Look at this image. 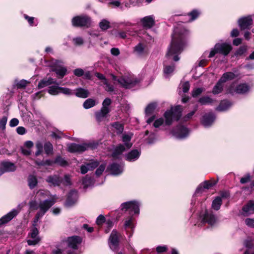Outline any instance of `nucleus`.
I'll list each match as a JSON object with an SVG mask.
<instances>
[{
  "label": "nucleus",
  "instance_id": "60",
  "mask_svg": "<svg viewBox=\"0 0 254 254\" xmlns=\"http://www.w3.org/2000/svg\"><path fill=\"white\" fill-rule=\"evenodd\" d=\"M164 122V120L163 118H159L155 121L153 126L155 127H158L161 126Z\"/></svg>",
  "mask_w": 254,
  "mask_h": 254
},
{
  "label": "nucleus",
  "instance_id": "3",
  "mask_svg": "<svg viewBox=\"0 0 254 254\" xmlns=\"http://www.w3.org/2000/svg\"><path fill=\"white\" fill-rule=\"evenodd\" d=\"M132 133L124 134L122 136V141L124 143L125 146L123 144L119 145L114 150L112 156L114 158H118V156L121 155L126 149H129L132 145L130 142V140L132 137Z\"/></svg>",
  "mask_w": 254,
  "mask_h": 254
},
{
  "label": "nucleus",
  "instance_id": "13",
  "mask_svg": "<svg viewBox=\"0 0 254 254\" xmlns=\"http://www.w3.org/2000/svg\"><path fill=\"white\" fill-rule=\"evenodd\" d=\"M234 84H232L228 89V92L231 94L235 93L238 94H244L247 92L250 87L249 85L246 83H242L239 84L236 89L234 88Z\"/></svg>",
  "mask_w": 254,
  "mask_h": 254
},
{
  "label": "nucleus",
  "instance_id": "31",
  "mask_svg": "<svg viewBox=\"0 0 254 254\" xmlns=\"http://www.w3.org/2000/svg\"><path fill=\"white\" fill-rule=\"evenodd\" d=\"M75 95L77 97L85 98L89 95V92L88 90L79 88L76 89Z\"/></svg>",
  "mask_w": 254,
  "mask_h": 254
},
{
  "label": "nucleus",
  "instance_id": "28",
  "mask_svg": "<svg viewBox=\"0 0 254 254\" xmlns=\"http://www.w3.org/2000/svg\"><path fill=\"white\" fill-rule=\"evenodd\" d=\"M237 77V75L232 72H227L224 73L220 79L223 83L228 80H231Z\"/></svg>",
  "mask_w": 254,
  "mask_h": 254
},
{
  "label": "nucleus",
  "instance_id": "26",
  "mask_svg": "<svg viewBox=\"0 0 254 254\" xmlns=\"http://www.w3.org/2000/svg\"><path fill=\"white\" fill-rule=\"evenodd\" d=\"M56 81L52 78H49L48 79H43L38 83V88H42L52 84H55Z\"/></svg>",
  "mask_w": 254,
  "mask_h": 254
},
{
  "label": "nucleus",
  "instance_id": "57",
  "mask_svg": "<svg viewBox=\"0 0 254 254\" xmlns=\"http://www.w3.org/2000/svg\"><path fill=\"white\" fill-rule=\"evenodd\" d=\"M251 178V177L250 175L247 174L241 179L240 182L242 184H246L250 181Z\"/></svg>",
  "mask_w": 254,
  "mask_h": 254
},
{
  "label": "nucleus",
  "instance_id": "5",
  "mask_svg": "<svg viewBox=\"0 0 254 254\" xmlns=\"http://www.w3.org/2000/svg\"><path fill=\"white\" fill-rule=\"evenodd\" d=\"M232 50L230 44L227 43H217L209 54V58H212L216 54L220 53L224 56H227Z\"/></svg>",
  "mask_w": 254,
  "mask_h": 254
},
{
  "label": "nucleus",
  "instance_id": "19",
  "mask_svg": "<svg viewBox=\"0 0 254 254\" xmlns=\"http://www.w3.org/2000/svg\"><path fill=\"white\" fill-rule=\"evenodd\" d=\"M46 181L50 185L54 186H59L62 183V179L58 175L49 176Z\"/></svg>",
  "mask_w": 254,
  "mask_h": 254
},
{
  "label": "nucleus",
  "instance_id": "9",
  "mask_svg": "<svg viewBox=\"0 0 254 254\" xmlns=\"http://www.w3.org/2000/svg\"><path fill=\"white\" fill-rule=\"evenodd\" d=\"M36 224V223L34 222V227L32 228L27 237V242L29 246L36 245L38 244L41 240V239L38 235V230L35 227Z\"/></svg>",
  "mask_w": 254,
  "mask_h": 254
},
{
  "label": "nucleus",
  "instance_id": "24",
  "mask_svg": "<svg viewBox=\"0 0 254 254\" xmlns=\"http://www.w3.org/2000/svg\"><path fill=\"white\" fill-rule=\"evenodd\" d=\"M214 120V115L212 113L207 115H205L203 117L202 120V124L205 127H208L210 126Z\"/></svg>",
  "mask_w": 254,
  "mask_h": 254
},
{
  "label": "nucleus",
  "instance_id": "40",
  "mask_svg": "<svg viewBox=\"0 0 254 254\" xmlns=\"http://www.w3.org/2000/svg\"><path fill=\"white\" fill-rule=\"evenodd\" d=\"M157 106L155 103L149 104L146 108L145 113L147 115H150L153 113Z\"/></svg>",
  "mask_w": 254,
  "mask_h": 254
},
{
  "label": "nucleus",
  "instance_id": "47",
  "mask_svg": "<svg viewBox=\"0 0 254 254\" xmlns=\"http://www.w3.org/2000/svg\"><path fill=\"white\" fill-rule=\"evenodd\" d=\"M113 127L117 129V132L119 133H122L124 130L123 125L118 123H114Z\"/></svg>",
  "mask_w": 254,
  "mask_h": 254
},
{
  "label": "nucleus",
  "instance_id": "42",
  "mask_svg": "<svg viewBox=\"0 0 254 254\" xmlns=\"http://www.w3.org/2000/svg\"><path fill=\"white\" fill-rule=\"evenodd\" d=\"M99 26L103 30H106L110 28V22L106 19H103L99 23Z\"/></svg>",
  "mask_w": 254,
  "mask_h": 254
},
{
  "label": "nucleus",
  "instance_id": "10",
  "mask_svg": "<svg viewBox=\"0 0 254 254\" xmlns=\"http://www.w3.org/2000/svg\"><path fill=\"white\" fill-rule=\"evenodd\" d=\"M81 243V239L79 237L73 236L69 237L67 240L68 248L67 250H69L70 253H75L74 251L77 249V246ZM77 254H78L77 253Z\"/></svg>",
  "mask_w": 254,
  "mask_h": 254
},
{
  "label": "nucleus",
  "instance_id": "53",
  "mask_svg": "<svg viewBox=\"0 0 254 254\" xmlns=\"http://www.w3.org/2000/svg\"><path fill=\"white\" fill-rule=\"evenodd\" d=\"M246 224L249 227L254 228V218H248L245 219Z\"/></svg>",
  "mask_w": 254,
  "mask_h": 254
},
{
  "label": "nucleus",
  "instance_id": "32",
  "mask_svg": "<svg viewBox=\"0 0 254 254\" xmlns=\"http://www.w3.org/2000/svg\"><path fill=\"white\" fill-rule=\"evenodd\" d=\"M142 24L146 28H150L154 24V20L151 16H146L141 20Z\"/></svg>",
  "mask_w": 254,
  "mask_h": 254
},
{
  "label": "nucleus",
  "instance_id": "30",
  "mask_svg": "<svg viewBox=\"0 0 254 254\" xmlns=\"http://www.w3.org/2000/svg\"><path fill=\"white\" fill-rule=\"evenodd\" d=\"M111 173L114 175H117L121 174L123 172V168L116 164H113L110 167Z\"/></svg>",
  "mask_w": 254,
  "mask_h": 254
},
{
  "label": "nucleus",
  "instance_id": "64",
  "mask_svg": "<svg viewBox=\"0 0 254 254\" xmlns=\"http://www.w3.org/2000/svg\"><path fill=\"white\" fill-rule=\"evenodd\" d=\"M74 74L77 76H81L84 74V71L81 68H77L74 70Z\"/></svg>",
  "mask_w": 254,
  "mask_h": 254
},
{
  "label": "nucleus",
  "instance_id": "58",
  "mask_svg": "<svg viewBox=\"0 0 254 254\" xmlns=\"http://www.w3.org/2000/svg\"><path fill=\"white\" fill-rule=\"evenodd\" d=\"M111 104V100L109 98H106L103 103H102V108H105L106 109H109V106Z\"/></svg>",
  "mask_w": 254,
  "mask_h": 254
},
{
  "label": "nucleus",
  "instance_id": "49",
  "mask_svg": "<svg viewBox=\"0 0 254 254\" xmlns=\"http://www.w3.org/2000/svg\"><path fill=\"white\" fill-rule=\"evenodd\" d=\"M60 93H62L66 95H70L73 94L71 89L61 87H60Z\"/></svg>",
  "mask_w": 254,
  "mask_h": 254
},
{
  "label": "nucleus",
  "instance_id": "6",
  "mask_svg": "<svg viewBox=\"0 0 254 254\" xmlns=\"http://www.w3.org/2000/svg\"><path fill=\"white\" fill-rule=\"evenodd\" d=\"M112 76L114 80H117L121 86L127 88H131L139 82V80L131 75L122 76L118 79L115 75H113Z\"/></svg>",
  "mask_w": 254,
  "mask_h": 254
},
{
  "label": "nucleus",
  "instance_id": "50",
  "mask_svg": "<svg viewBox=\"0 0 254 254\" xmlns=\"http://www.w3.org/2000/svg\"><path fill=\"white\" fill-rule=\"evenodd\" d=\"M175 69L174 65L170 66H166L164 69V72L165 74H169L173 72Z\"/></svg>",
  "mask_w": 254,
  "mask_h": 254
},
{
  "label": "nucleus",
  "instance_id": "45",
  "mask_svg": "<svg viewBox=\"0 0 254 254\" xmlns=\"http://www.w3.org/2000/svg\"><path fill=\"white\" fill-rule=\"evenodd\" d=\"M36 147L37 149V151L35 152V155L37 156L41 154L43 152V144L41 142L38 141L36 143Z\"/></svg>",
  "mask_w": 254,
  "mask_h": 254
},
{
  "label": "nucleus",
  "instance_id": "21",
  "mask_svg": "<svg viewBox=\"0 0 254 254\" xmlns=\"http://www.w3.org/2000/svg\"><path fill=\"white\" fill-rule=\"evenodd\" d=\"M110 109H106L105 108H102L100 111L96 113V118L98 122H101L103 121L105 118H106L107 114L110 112Z\"/></svg>",
  "mask_w": 254,
  "mask_h": 254
},
{
  "label": "nucleus",
  "instance_id": "11",
  "mask_svg": "<svg viewBox=\"0 0 254 254\" xmlns=\"http://www.w3.org/2000/svg\"><path fill=\"white\" fill-rule=\"evenodd\" d=\"M90 147H92V145L90 143L82 144L71 143L68 145V150L70 152H82Z\"/></svg>",
  "mask_w": 254,
  "mask_h": 254
},
{
  "label": "nucleus",
  "instance_id": "15",
  "mask_svg": "<svg viewBox=\"0 0 254 254\" xmlns=\"http://www.w3.org/2000/svg\"><path fill=\"white\" fill-rule=\"evenodd\" d=\"M189 133L188 129L183 126L177 127L175 130L173 131V134L179 139H182L186 137Z\"/></svg>",
  "mask_w": 254,
  "mask_h": 254
},
{
  "label": "nucleus",
  "instance_id": "17",
  "mask_svg": "<svg viewBox=\"0 0 254 254\" xmlns=\"http://www.w3.org/2000/svg\"><path fill=\"white\" fill-rule=\"evenodd\" d=\"M252 19L250 16L242 18L239 20V25L242 30H244L249 28V26L252 24Z\"/></svg>",
  "mask_w": 254,
  "mask_h": 254
},
{
  "label": "nucleus",
  "instance_id": "16",
  "mask_svg": "<svg viewBox=\"0 0 254 254\" xmlns=\"http://www.w3.org/2000/svg\"><path fill=\"white\" fill-rule=\"evenodd\" d=\"M110 247L112 250H115L118 245V234L116 231L113 230L109 238Z\"/></svg>",
  "mask_w": 254,
  "mask_h": 254
},
{
  "label": "nucleus",
  "instance_id": "48",
  "mask_svg": "<svg viewBox=\"0 0 254 254\" xmlns=\"http://www.w3.org/2000/svg\"><path fill=\"white\" fill-rule=\"evenodd\" d=\"M73 42L75 46H79L84 44V40L81 37H76L73 39Z\"/></svg>",
  "mask_w": 254,
  "mask_h": 254
},
{
  "label": "nucleus",
  "instance_id": "63",
  "mask_svg": "<svg viewBox=\"0 0 254 254\" xmlns=\"http://www.w3.org/2000/svg\"><path fill=\"white\" fill-rule=\"evenodd\" d=\"M199 13L196 10H193L190 13L189 15L191 17L190 21L194 20L198 15Z\"/></svg>",
  "mask_w": 254,
  "mask_h": 254
},
{
  "label": "nucleus",
  "instance_id": "38",
  "mask_svg": "<svg viewBox=\"0 0 254 254\" xmlns=\"http://www.w3.org/2000/svg\"><path fill=\"white\" fill-rule=\"evenodd\" d=\"M222 204V199L220 197H217L213 201L212 203V207L216 210H218L220 209V206Z\"/></svg>",
  "mask_w": 254,
  "mask_h": 254
},
{
  "label": "nucleus",
  "instance_id": "52",
  "mask_svg": "<svg viewBox=\"0 0 254 254\" xmlns=\"http://www.w3.org/2000/svg\"><path fill=\"white\" fill-rule=\"evenodd\" d=\"M29 83V82L28 81L22 79L16 83V86L18 88H23L25 87Z\"/></svg>",
  "mask_w": 254,
  "mask_h": 254
},
{
  "label": "nucleus",
  "instance_id": "25",
  "mask_svg": "<svg viewBox=\"0 0 254 254\" xmlns=\"http://www.w3.org/2000/svg\"><path fill=\"white\" fill-rule=\"evenodd\" d=\"M203 221L212 225L216 222V219L213 214L209 213L208 211H206L203 217Z\"/></svg>",
  "mask_w": 254,
  "mask_h": 254
},
{
  "label": "nucleus",
  "instance_id": "4",
  "mask_svg": "<svg viewBox=\"0 0 254 254\" xmlns=\"http://www.w3.org/2000/svg\"><path fill=\"white\" fill-rule=\"evenodd\" d=\"M182 108L180 105L174 108H171L169 111H167L164 113V116L165 119V124L170 125L172 123L173 121H178L182 116Z\"/></svg>",
  "mask_w": 254,
  "mask_h": 254
},
{
  "label": "nucleus",
  "instance_id": "35",
  "mask_svg": "<svg viewBox=\"0 0 254 254\" xmlns=\"http://www.w3.org/2000/svg\"><path fill=\"white\" fill-rule=\"evenodd\" d=\"M37 180L35 176L30 175L28 178V185L30 189H33L37 184Z\"/></svg>",
  "mask_w": 254,
  "mask_h": 254
},
{
  "label": "nucleus",
  "instance_id": "61",
  "mask_svg": "<svg viewBox=\"0 0 254 254\" xmlns=\"http://www.w3.org/2000/svg\"><path fill=\"white\" fill-rule=\"evenodd\" d=\"M105 220V218L103 215H99L96 220V223L98 225H102Z\"/></svg>",
  "mask_w": 254,
  "mask_h": 254
},
{
  "label": "nucleus",
  "instance_id": "51",
  "mask_svg": "<svg viewBox=\"0 0 254 254\" xmlns=\"http://www.w3.org/2000/svg\"><path fill=\"white\" fill-rule=\"evenodd\" d=\"M7 118L6 117H3L0 119V128L3 130L5 128V125L6 124Z\"/></svg>",
  "mask_w": 254,
  "mask_h": 254
},
{
  "label": "nucleus",
  "instance_id": "34",
  "mask_svg": "<svg viewBox=\"0 0 254 254\" xmlns=\"http://www.w3.org/2000/svg\"><path fill=\"white\" fill-rule=\"evenodd\" d=\"M56 85L49 87L48 93L52 95H57L60 93V87L57 82L55 83Z\"/></svg>",
  "mask_w": 254,
  "mask_h": 254
},
{
  "label": "nucleus",
  "instance_id": "22",
  "mask_svg": "<svg viewBox=\"0 0 254 254\" xmlns=\"http://www.w3.org/2000/svg\"><path fill=\"white\" fill-rule=\"evenodd\" d=\"M97 161H92L90 163L87 164L86 165H83L81 167V173L82 174L86 173L88 170H93L98 165Z\"/></svg>",
  "mask_w": 254,
  "mask_h": 254
},
{
  "label": "nucleus",
  "instance_id": "29",
  "mask_svg": "<svg viewBox=\"0 0 254 254\" xmlns=\"http://www.w3.org/2000/svg\"><path fill=\"white\" fill-rule=\"evenodd\" d=\"M140 155V153L136 150H133L126 155L127 160L133 161L137 159Z\"/></svg>",
  "mask_w": 254,
  "mask_h": 254
},
{
  "label": "nucleus",
  "instance_id": "39",
  "mask_svg": "<svg viewBox=\"0 0 254 254\" xmlns=\"http://www.w3.org/2000/svg\"><path fill=\"white\" fill-rule=\"evenodd\" d=\"M49 195V192L46 190H39L37 191L35 198L38 200L42 198H45L46 196Z\"/></svg>",
  "mask_w": 254,
  "mask_h": 254
},
{
  "label": "nucleus",
  "instance_id": "36",
  "mask_svg": "<svg viewBox=\"0 0 254 254\" xmlns=\"http://www.w3.org/2000/svg\"><path fill=\"white\" fill-rule=\"evenodd\" d=\"M223 83L221 81V80L219 79L218 82L217 83V84L215 85V86L214 87L212 93L214 94H218L220 93H221L223 90Z\"/></svg>",
  "mask_w": 254,
  "mask_h": 254
},
{
  "label": "nucleus",
  "instance_id": "8",
  "mask_svg": "<svg viewBox=\"0 0 254 254\" xmlns=\"http://www.w3.org/2000/svg\"><path fill=\"white\" fill-rule=\"evenodd\" d=\"M72 23L74 26L89 27L91 25V18L87 16H77L72 19Z\"/></svg>",
  "mask_w": 254,
  "mask_h": 254
},
{
  "label": "nucleus",
  "instance_id": "14",
  "mask_svg": "<svg viewBox=\"0 0 254 254\" xmlns=\"http://www.w3.org/2000/svg\"><path fill=\"white\" fill-rule=\"evenodd\" d=\"M62 62L56 61L52 70L55 71L59 78H63L66 73L67 69L65 67L61 65Z\"/></svg>",
  "mask_w": 254,
  "mask_h": 254
},
{
  "label": "nucleus",
  "instance_id": "41",
  "mask_svg": "<svg viewBox=\"0 0 254 254\" xmlns=\"http://www.w3.org/2000/svg\"><path fill=\"white\" fill-rule=\"evenodd\" d=\"M44 150L47 154H52L53 152V145L50 142H46L44 144Z\"/></svg>",
  "mask_w": 254,
  "mask_h": 254
},
{
  "label": "nucleus",
  "instance_id": "33",
  "mask_svg": "<svg viewBox=\"0 0 254 254\" xmlns=\"http://www.w3.org/2000/svg\"><path fill=\"white\" fill-rule=\"evenodd\" d=\"M232 104L228 101H222L220 104L219 106L217 107L216 110L219 111H224L230 108Z\"/></svg>",
  "mask_w": 254,
  "mask_h": 254
},
{
  "label": "nucleus",
  "instance_id": "56",
  "mask_svg": "<svg viewBox=\"0 0 254 254\" xmlns=\"http://www.w3.org/2000/svg\"><path fill=\"white\" fill-rule=\"evenodd\" d=\"M203 91V89L201 88H198L194 89L192 92V96L193 97H197Z\"/></svg>",
  "mask_w": 254,
  "mask_h": 254
},
{
  "label": "nucleus",
  "instance_id": "37",
  "mask_svg": "<svg viewBox=\"0 0 254 254\" xmlns=\"http://www.w3.org/2000/svg\"><path fill=\"white\" fill-rule=\"evenodd\" d=\"M96 104V101L92 98H89L86 100L83 103V107L86 109H90Z\"/></svg>",
  "mask_w": 254,
  "mask_h": 254
},
{
  "label": "nucleus",
  "instance_id": "55",
  "mask_svg": "<svg viewBox=\"0 0 254 254\" xmlns=\"http://www.w3.org/2000/svg\"><path fill=\"white\" fill-rule=\"evenodd\" d=\"M144 48L142 44H139L134 48L135 52L139 54H141L143 52Z\"/></svg>",
  "mask_w": 254,
  "mask_h": 254
},
{
  "label": "nucleus",
  "instance_id": "18",
  "mask_svg": "<svg viewBox=\"0 0 254 254\" xmlns=\"http://www.w3.org/2000/svg\"><path fill=\"white\" fill-rule=\"evenodd\" d=\"M216 184V182H211L210 181H206L200 184L197 188L196 190L195 193H202V191L201 190V189L203 188V189L208 190L211 187L213 186Z\"/></svg>",
  "mask_w": 254,
  "mask_h": 254
},
{
  "label": "nucleus",
  "instance_id": "7",
  "mask_svg": "<svg viewBox=\"0 0 254 254\" xmlns=\"http://www.w3.org/2000/svg\"><path fill=\"white\" fill-rule=\"evenodd\" d=\"M26 202H23L17 206V209H12L10 212L3 216L0 219V226L10 221L19 213V211L25 205Z\"/></svg>",
  "mask_w": 254,
  "mask_h": 254
},
{
  "label": "nucleus",
  "instance_id": "54",
  "mask_svg": "<svg viewBox=\"0 0 254 254\" xmlns=\"http://www.w3.org/2000/svg\"><path fill=\"white\" fill-rule=\"evenodd\" d=\"M55 162L61 166H65L67 164L66 161L61 157H58L56 158Z\"/></svg>",
  "mask_w": 254,
  "mask_h": 254
},
{
  "label": "nucleus",
  "instance_id": "43",
  "mask_svg": "<svg viewBox=\"0 0 254 254\" xmlns=\"http://www.w3.org/2000/svg\"><path fill=\"white\" fill-rule=\"evenodd\" d=\"M52 254H77L76 253H70L68 250H62L59 248L54 250Z\"/></svg>",
  "mask_w": 254,
  "mask_h": 254
},
{
  "label": "nucleus",
  "instance_id": "20",
  "mask_svg": "<svg viewBox=\"0 0 254 254\" xmlns=\"http://www.w3.org/2000/svg\"><path fill=\"white\" fill-rule=\"evenodd\" d=\"M77 194L75 190L71 191L67 197L65 205L66 206H70L73 204L77 199Z\"/></svg>",
  "mask_w": 254,
  "mask_h": 254
},
{
  "label": "nucleus",
  "instance_id": "1",
  "mask_svg": "<svg viewBox=\"0 0 254 254\" xmlns=\"http://www.w3.org/2000/svg\"><path fill=\"white\" fill-rule=\"evenodd\" d=\"M177 32L173 35L172 41L169 48L166 56L168 57H173V60L177 62L179 60L180 58L178 55L180 54L183 50L185 45V38L182 35H179L176 33Z\"/></svg>",
  "mask_w": 254,
  "mask_h": 254
},
{
  "label": "nucleus",
  "instance_id": "27",
  "mask_svg": "<svg viewBox=\"0 0 254 254\" xmlns=\"http://www.w3.org/2000/svg\"><path fill=\"white\" fill-rule=\"evenodd\" d=\"M2 170L3 173L5 172L14 171L16 169V167L13 163L10 162H3L2 163Z\"/></svg>",
  "mask_w": 254,
  "mask_h": 254
},
{
  "label": "nucleus",
  "instance_id": "46",
  "mask_svg": "<svg viewBox=\"0 0 254 254\" xmlns=\"http://www.w3.org/2000/svg\"><path fill=\"white\" fill-rule=\"evenodd\" d=\"M199 102L203 105L210 104L212 102V99L209 97H203L199 99Z\"/></svg>",
  "mask_w": 254,
  "mask_h": 254
},
{
  "label": "nucleus",
  "instance_id": "12",
  "mask_svg": "<svg viewBox=\"0 0 254 254\" xmlns=\"http://www.w3.org/2000/svg\"><path fill=\"white\" fill-rule=\"evenodd\" d=\"M121 207L122 210L125 211L129 210L133 211L135 214H138L139 212V204L136 201H132L123 203Z\"/></svg>",
  "mask_w": 254,
  "mask_h": 254
},
{
  "label": "nucleus",
  "instance_id": "62",
  "mask_svg": "<svg viewBox=\"0 0 254 254\" xmlns=\"http://www.w3.org/2000/svg\"><path fill=\"white\" fill-rule=\"evenodd\" d=\"M105 169V165H101L99 166V167L97 169L96 171V174L97 176H99L101 174H102L103 171H104Z\"/></svg>",
  "mask_w": 254,
  "mask_h": 254
},
{
  "label": "nucleus",
  "instance_id": "2",
  "mask_svg": "<svg viewBox=\"0 0 254 254\" xmlns=\"http://www.w3.org/2000/svg\"><path fill=\"white\" fill-rule=\"evenodd\" d=\"M55 203V200L54 198L40 201L38 205L36 200L30 201L29 202L30 209L33 210H36L38 208L40 209V211L37 213L35 217L34 222L36 223L39 219L42 217Z\"/></svg>",
  "mask_w": 254,
  "mask_h": 254
},
{
  "label": "nucleus",
  "instance_id": "59",
  "mask_svg": "<svg viewBox=\"0 0 254 254\" xmlns=\"http://www.w3.org/2000/svg\"><path fill=\"white\" fill-rule=\"evenodd\" d=\"M103 84L106 85L105 89L106 91L108 92H113L114 91V88L113 86L110 85L107 80L105 81Z\"/></svg>",
  "mask_w": 254,
  "mask_h": 254
},
{
  "label": "nucleus",
  "instance_id": "23",
  "mask_svg": "<svg viewBox=\"0 0 254 254\" xmlns=\"http://www.w3.org/2000/svg\"><path fill=\"white\" fill-rule=\"evenodd\" d=\"M243 210L245 216L253 214L254 213V202L249 201L247 205L243 207Z\"/></svg>",
  "mask_w": 254,
  "mask_h": 254
},
{
  "label": "nucleus",
  "instance_id": "44",
  "mask_svg": "<svg viewBox=\"0 0 254 254\" xmlns=\"http://www.w3.org/2000/svg\"><path fill=\"white\" fill-rule=\"evenodd\" d=\"M65 186H70L71 185V179L68 175H65L63 179H62V183Z\"/></svg>",
  "mask_w": 254,
  "mask_h": 254
}]
</instances>
